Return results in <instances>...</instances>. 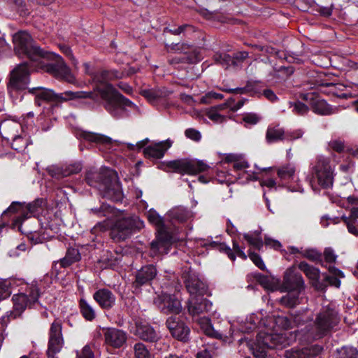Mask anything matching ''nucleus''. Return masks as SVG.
<instances>
[{"mask_svg":"<svg viewBox=\"0 0 358 358\" xmlns=\"http://www.w3.org/2000/svg\"><path fill=\"white\" fill-rule=\"evenodd\" d=\"M276 172L280 181L289 182L294 180L296 177V166L294 164L287 163L278 166Z\"/></svg>","mask_w":358,"mask_h":358,"instance_id":"obj_29","label":"nucleus"},{"mask_svg":"<svg viewBox=\"0 0 358 358\" xmlns=\"http://www.w3.org/2000/svg\"><path fill=\"white\" fill-rule=\"evenodd\" d=\"M141 95L150 101H156L160 97L159 92L152 89L143 90Z\"/></svg>","mask_w":358,"mask_h":358,"instance_id":"obj_64","label":"nucleus"},{"mask_svg":"<svg viewBox=\"0 0 358 358\" xmlns=\"http://www.w3.org/2000/svg\"><path fill=\"white\" fill-rule=\"evenodd\" d=\"M260 119V117L257 114L253 113H246L243 117V121L250 125L257 124Z\"/></svg>","mask_w":358,"mask_h":358,"instance_id":"obj_62","label":"nucleus"},{"mask_svg":"<svg viewBox=\"0 0 358 358\" xmlns=\"http://www.w3.org/2000/svg\"><path fill=\"white\" fill-rule=\"evenodd\" d=\"M82 170V164L79 162H75L66 165L62 168V173L64 176H69L73 174L78 173Z\"/></svg>","mask_w":358,"mask_h":358,"instance_id":"obj_49","label":"nucleus"},{"mask_svg":"<svg viewBox=\"0 0 358 358\" xmlns=\"http://www.w3.org/2000/svg\"><path fill=\"white\" fill-rule=\"evenodd\" d=\"M169 51H179L182 53H186L188 50L191 48V45L187 43H171V45H166Z\"/></svg>","mask_w":358,"mask_h":358,"instance_id":"obj_60","label":"nucleus"},{"mask_svg":"<svg viewBox=\"0 0 358 358\" xmlns=\"http://www.w3.org/2000/svg\"><path fill=\"white\" fill-rule=\"evenodd\" d=\"M93 299L104 310L111 309L115 306L116 301L114 294L107 288L96 290L93 294Z\"/></svg>","mask_w":358,"mask_h":358,"instance_id":"obj_26","label":"nucleus"},{"mask_svg":"<svg viewBox=\"0 0 358 358\" xmlns=\"http://www.w3.org/2000/svg\"><path fill=\"white\" fill-rule=\"evenodd\" d=\"M336 352V358H358V349L353 346H343Z\"/></svg>","mask_w":358,"mask_h":358,"instance_id":"obj_40","label":"nucleus"},{"mask_svg":"<svg viewBox=\"0 0 358 358\" xmlns=\"http://www.w3.org/2000/svg\"><path fill=\"white\" fill-rule=\"evenodd\" d=\"M11 293V282L9 280L0 282V301L9 297Z\"/></svg>","mask_w":358,"mask_h":358,"instance_id":"obj_51","label":"nucleus"},{"mask_svg":"<svg viewBox=\"0 0 358 358\" xmlns=\"http://www.w3.org/2000/svg\"><path fill=\"white\" fill-rule=\"evenodd\" d=\"M273 335L260 332L256 336L255 341H247V346L252 352L255 357L264 358L266 356L267 350L274 348V343L272 341Z\"/></svg>","mask_w":358,"mask_h":358,"instance_id":"obj_16","label":"nucleus"},{"mask_svg":"<svg viewBox=\"0 0 358 358\" xmlns=\"http://www.w3.org/2000/svg\"><path fill=\"white\" fill-rule=\"evenodd\" d=\"M102 331L107 348L120 349L126 345L128 334L124 330L115 327H104Z\"/></svg>","mask_w":358,"mask_h":358,"instance_id":"obj_17","label":"nucleus"},{"mask_svg":"<svg viewBox=\"0 0 358 358\" xmlns=\"http://www.w3.org/2000/svg\"><path fill=\"white\" fill-rule=\"evenodd\" d=\"M46 204V200L43 198L36 199L31 203H25L26 212L28 214L33 215L34 216L38 215L43 210V207Z\"/></svg>","mask_w":358,"mask_h":358,"instance_id":"obj_37","label":"nucleus"},{"mask_svg":"<svg viewBox=\"0 0 358 358\" xmlns=\"http://www.w3.org/2000/svg\"><path fill=\"white\" fill-rule=\"evenodd\" d=\"M78 136L81 140L96 145H110L112 143L110 138L97 133L81 131Z\"/></svg>","mask_w":358,"mask_h":358,"instance_id":"obj_28","label":"nucleus"},{"mask_svg":"<svg viewBox=\"0 0 358 358\" xmlns=\"http://www.w3.org/2000/svg\"><path fill=\"white\" fill-rule=\"evenodd\" d=\"M184 278L185 287L191 296H200L208 294V286L196 273L188 272L184 274Z\"/></svg>","mask_w":358,"mask_h":358,"instance_id":"obj_21","label":"nucleus"},{"mask_svg":"<svg viewBox=\"0 0 358 358\" xmlns=\"http://www.w3.org/2000/svg\"><path fill=\"white\" fill-rule=\"evenodd\" d=\"M300 98L306 101L310 106V109L315 114L327 116L335 114L338 108L329 104L321 96L315 92L301 94Z\"/></svg>","mask_w":358,"mask_h":358,"instance_id":"obj_12","label":"nucleus"},{"mask_svg":"<svg viewBox=\"0 0 358 358\" xmlns=\"http://www.w3.org/2000/svg\"><path fill=\"white\" fill-rule=\"evenodd\" d=\"M13 302V309L18 312V314L26 309L27 307L31 308L34 304L22 292L14 294L12 298Z\"/></svg>","mask_w":358,"mask_h":358,"instance_id":"obj_33","label":"nucleus"},{"mask_svg":"<svg viewBox=\"0 0 358 358\" xmlns=\"http://www.w3.org/2000/svg\"><path fill=\"white\" fill-rule=\"evenodd\" d=\"M274 322L276 326L285 330L293 328L292 321L287 316L277 315L274 318Z\"/></svg>","mask_w":358,"mask_h":358,"instance_id":"obj_47","label":"nucleus"},{"mask_svg":"<svg viewBox=\"0 0 358 358\" xmlns=\"http://www.w3.org/2000/svg\"><path fill=\"white\" fill-rule=\"evenodd\" d=\"M171 217L179 222H185L190 217V213L187 209L178 208L171 212Z\"/></svg>","mask_w":358,"mask_h":358,"instance_id":"obj_43","label":"nucleus"},{"mask_svg":"<svg viewBox=\"0 0 358 358\" xmlns=\"http://www.w3.org/2000/svg\"><path fill=\"white\" fill-rule=\"evenodd\" d=\"M31 66L27 62H23L10 72L7 83V90L10 96L17 94L25 90H29L28 85L31 78Z\"/></svg>","mask_w":358,"mask_h":358,"instance_id":"obj_9","label":"nucleus"},{"mask_svg":"<svg viewBox=\"0 0 358 358\" xmlns=\"http://www.w3.org/2000/svg\"><path fill=\"white\" fill-rule=\"evenodd\" d=\"M41 281L33 280L31 283L26 284L24 291L22 292L34 305L38 302L41 296Z\"/></svg>","mask_w":358,"mask_h":358,"instance_id":"obj_30","label":"nucleus"},{"mask_svg":"<svg viewBox=\"0 0 358 358\" xmlns=\"http://www.w3.org/2000/svg\"><path fill=\"white\" fill-rule=\"evenodd\" d=\"M22 234H26L27 239L31 242V244H38L43 242L45 238L38 231H24Z\"/></svg>","mask_w":358,"mask_h":358,"instance_id":"obj_52","label":"nucleus"},{"mask_svg":"<svg viewBox=\"0 0 358 358\" xmlns=\"http://www.w3.org/2000/svg\"><path fill=\"white\" fill-rule=\"evenodd\" d=\"M164 31H167L173 35H180V34H192L196 31V28L192 24H184L179 26L178 28L174 29H171L169 28H165Z\"/></svg>","mask_w":358,"mask_h":358,"instance_id":"obj_42","label":"nucleus"},{"mask_svg":"<svg viewBox=\"0 0 358 358\" xmlns=\"http://www.w3.org/2000/svg\"><path fill=\"white\" fill-rule=\"evenodd\" d=\"M206 116L215 122H222L226 120V117L218 113L216 107H211L207 112Z\"/></svg>","mask_w":358,"mask_h":358,"instance_id":"obj_53","label":"nucleus"},{"mask_svg":"<svg viewBox=\"0 0 358 358\" xmlns=\"http://www.w3.org/2000/svg\"><path fill=\"white\" fill-rule=\"evenodd\" d=\"M131 332L138 338L147 343H157L160 339V336L155 328L148 322L137 320Z\"/></svg>","mask_w":358,"mask_h":358,"instance_id":"obj_18","label":"nucleus"},{"mask_svg":"<svg viewBox=\"0 0 358 358\" xmlns=\"http://www.w3.org/2000/svg\"><path fill=\"white\" fill-rule=\"evenodd\" d=\"M310 176L307 179L314 191H319L320 187L329 189L333 186L334 180V170L328 158L319 156L310 164Z\"/></svg>","mask_w":358,"mask_h":358,"instance_id":"obj_6","label":"nucleus"},{"mask_svg":"<svg viewBox=\"0 0 358 358\" xmlns=\"http://www.w3.org/2000/svg\"><path fill=\"white\" fill-rule=\"evenodd\" d=\"M197 323L203 333L212 338H220L221 334L215 331L211 324L210 319L207 317H202L198 319Z\"/></svg>","mask_w":358,"mask_h":358,"instance_id":"obj_34","label":"nucleus"},{"mask_svg":"<svg viewBox=\"0 0 358 358\" xmlns=\"http://www.w3.org/2000/svg\"><path fill=\"white\" fill-rule=\"evenodd\" d=\"M48 335L49 339L46 352L48 358H57L56 355L62 350L64 344L61 319L56 318L50 324Z\"/></svg>","mask_w":358,"mask_h":358,"instance_id":"obj_11","label":"nucleus"},{"mask_svg":"<svg viewBox=\"0 0 358 358\" xmlns=\"http://www.w3.org/2000/svg\"><path fill=\"white\" fill-rule=\"evenodd\" d=\"M286 132L284 129L278 126L268 127L266 134V140L268 143H273L279 141L287 140Z\"/></svg>","mask_w":358,"mask_h":358,"instance_id":"obj_32","label":"nucleus"},{"mask_svg":"<svg viewBox=\"0 0 358 358\" xmlns=\"http://www.w3.org/2000/svg\"><path fill=\"white\" fill-rule=\"evenodd\" d=\"M213 59L215 63L222 65L225 69L231 65L236 66L235 59L226 52H217L213 56Z\"/></svg>","mask_w":358,"mask_h":358,"instance_id":"obj_39","label":"nucleus"},{"mask_svg":"<svg viewBox=\"0 0 358 358\" xmlns=\"http://www.w3.org/2000/svg\"><path fill=\"white\" fill-rule=\"evenodd\" d=\"M329 146L335 152L341 153L345 150L344 141L341 139L332 140L329 143Z\"/></svg>","mask_w":358,"mask_h":358,"instance_id":"obj_63","label":"nucleus"},{"mask_svg":"<svg viewBox=\"0 0 358 358\" xmlns=\"http://www.w3.org/2000/svg\"><path fill=\"white\" fill-rule=\"evenodd\" d=\"M191 296L187 301V310L190 315L195 316L203 313H209L212 310V303L206 298Z\"/></svg>","mask_w":358,"mask_h":358,"instance_id":"obj_24","label":"nucleus"},{"mask_svg":"<svg viewBox=\"0 0 358 358\" xmlns=\"http://www.w3.org/2000/svg\"><path fill=\"white\" fill-rule=\"evenodd\" d=\"M301 255L303 257H305L317 264L327 267V266L324 264L323 256L322 253L317 251L316 249H306L301 252Z\"/></svg>","mask_w":358,"mask_h":358,"instance_id":"obj_38","label":"nucleus"},{"mask_svg":"<svg viewBox=\"0 0 358 358\" xmlns=\"http://www.w3.org/2000/svg\"><path fill=\"white\" fill-rule=\"evenodd\" d=\"M14 50L20 57H27L32 62L47 59L50 62L42 63L41 69L57 79L73 83L75 80L71 69L64 59L59 55L45 51L38 46L31 35L24 31H20L13 36Z\"/></svg>","mask_w":358,"mask_h":358,"instance_id":"obj_1","label":"nucleus"},{"mask_svg":"<svg viewBox=\"0 0 358 358\" xmlns=\"http://www.w3.org/2000/svg\"><path fill=\"white\" fill-rule=\"evenodd\" d=\"M298 267L310 280V283L315 289L325 292L327 285L325 282L320 281V271L317 268L308 264L306 262H301Z\"/></svg>","mask_w":358,"mask_h":358,"instance_id":"obj_23","label":"nucleus"},{"mask_svg":"<svg viewBox=\"0 0 358 358\" xmlns=\"http://www.w3.org/2000/svg\"><path fill=\"white\" fill-rule=\"evenodd\" d=\"M210 166L202 160L182 158L167 162H160L157 169L166 173H176L180 175L195 176L210 169Z\"/></svg>","mask_w":358,"mask_h":358,"instance_id":"obj_8","label":"nucleus"},{"mask_svg":"<svg viewBox=\"0 0 358 358\" xmlns=\"http://www.w3.org/2000/svg\"><path fill=\"white\" fill-rule=\"evenodd\" d=\"M165 324L173 338L183 343H189L191 330L182 316L171 315L166 319Z\"/></svg>","mask_w":358,"mask_h":358,"instance_id":"obj_10","label":"nucleus"},{"mask_svg":"<svg viewBox=\"0 0 358 358\" xmlns=\"http://www.w3.org/2000/svg\"><path fill=\"white\" fill-rule=\"evenodd\" d=\"M144 227L143 222L138 216L131 215L116 219L109 228V237L115 243L130 238Z\"/></svg>","mask_w":358,"mask_h":358,"instance_id":"obj_7","label":"nucleus"},{"mask_svg":"<svg viewBox=\"0 0 358 358\" xmlns=\"http://www.w3.org/2000/svg\"><path fill=\"white\" fill-rule=\"evenodd\" d=\"M59 49L61 52L71 62V64L76 67L78 62L73 55L72 50L69 45H59Z\"/></svg>","mask_w":358,"mask_h":358,"instance_id":"obj_56","label":"nucleus"},{"mask_svg":"<svg viewBox=\"0 0 358 358\" xmlns=\"http://www.w3.org/2000/svg\"><path fill=\"white\" fill-rule=\"evenodd\" d=\"M265 85L259 80H248L245 85V94H260Z\"/></svg>","mask_w":358,"mask_h":358,"instance_id":"obj_44","label":"nucleus"},{"mask_svg":"<svg viewBox=\"0 0 358 358\" xmlns=\"http://www.w3.org/2000/svg\"><path fill=\"white\" fill-rule=\"evenodd\" d=\"M113 71L102 70L92 75L94 90L105 101L104 108L115 119L129 117L127 108H138L135 103L123 96L109 81L114 80Z\"/></svg>","mask_w":358,"mask_h":358,"instance_id":"obj_2","label":"nucleus"},{"mask_svg":"<svg viewBox=\"0 0 358 358\" xmlns=\"http://www.w3.org/2000/svg\"><path fill=\"white\" fill-rule=\"evenodd\" d=\"M254 278L264 288L268 289L271 287L272 282L267 275L257 273L255 274Z\"/></svg>","mask_w":358,"mask_h":358,"instance_id":"obj_54","label":"nucleus"},{"mask_svg":"<svg viewBox=\"0 0 358 358\" xmlns=\"http://www.w3.org/2000/svg\"><path fill=\"white\" fill-rule=\"evenodd\" d=\"M155 305L164 314L179 315L182 310L180 301L176 294L162 293L154 300Z\"/></svg>","mask_w":358,"mask_h":358,"instance_id":"obj_14","label":"nucleus"},{"mask_svg":"<svg viewBox=\"0 0 358 358\" xmlns=\"http://www.w3.org/2000/svg\"><path fill=\"white\" fill-rule=\"evenodd\" d=\"M299 294L297 292H289L280 299V303L287 308H293L299 303Z\"/></svg>","mask_w":358,"mask_h":358,"instance_id":"obj_41","label":"nucleus"},{"mask_svg":"<svg viewBox=\"0 0 358 358\" xmlns=\"http://www.w3.org/2000/svg\"><path fill=\"white\" fill-rule=\"evenodd\" d=\"M282 287L288 292L300 293L305 287L301 274L294 267L287 268L284 273Z\"/></svg>","mask_w":358,"mask_h":358,"instance_id":"obj_19","label":"nucleus"},{"mask_svg":"<svg viewBox=\"0 0 358 358\" xmlns=\"http://www.w3.org/2000/svg\"><path fill=\"white\" fill-rule=\"evenodd\" d=\"M148 221L157 227L156 238L150 244V255L155 257L167 254L173 243L172 234L167 231L164 219L156 210L151 209L148 212Z\"/></svg>","mask_w":358,"mask_h":358,"instance_id":"obj_5","label":"nucleus"},{"mask_svg":"<svg viewBox=\"0 0 358 358\" xmlns=\"http://www.w3.org/2000/svg\"><path fill=\"white\" fill-rule=\"evenodd\" d=\"M150 139L146 138L141 141L137 142L136 144L127 143V148L131 151L140 152L142 149L148 146L150 143Z\"/></svg>","mask_w":358,"mask_h":358,"instance_id":"obj_58","label":"nucleus"},{"mask_svg":"<svg viewBox=\"0 0 358 358\" xmlns=\"http://www.w3.org/2000/svg\"><path fill=\"white\" fill-rule=\"evenodd\" d=\"M28 93L35 96L34 103L37 106H41L43 102H62L85 99L96 100L97 99V95L92 91H66L63 93L56 94L53 90L42 87L30 88Z\"/></svg>","mask_w":358,"mask_h":358,"instance_id":"obj_4","label":"nucleus"},{"mask_svg":"<svg viewBox=\"0 0 358 358\" xmlns=\"http://www.w3.org/2000/svg\"><path fill=\"white\" fill-rule=\"evenodd\" d=\"M81 259V255L78 248L69 247L65 257L60 259V268H68Z\"/></svg>","mask_w":358,"mask_h":358,"instance_id":"obj_31","label":"nucleus"},{"mask_svg":"<svg viewBox=\"0 0 358 358\" xmlns=\"http://www.w3.org/2000/svg\"><path fill=\"white\" fill-rule=\"evenodd\" d=\"M157 266L153 264L142 266L134 273V280L131 282L134 292H140L142 287L150 286L157 275Z\"/></svg>","mask_w":358,"mask_h":358,"instance_id":"obj_13","label":"nucleus"},{"mask_svg":"<svg viewBox=\"0 0 358 358\" xmlns=\"http://www.w3.org/2000/svg\"><path fill=\"white\" fill-rule=\"evenodd\" d=\"M217 352L213 348H206L199 351L196 355V358H216Z\"/></svg>","mask_w":358,"mask_h":358,"instance_id":"obj_59","label":"nucleus"},{"mask_svg":"<svg viewBox=\"0 0 358 358\" xmlns=\"http://www.w3.org/2000/svg\"><path fill=\"white\" fill-rule=\"evenodd\" d=\"M289 108L294 113L298 115H303L308 113L310 108L301 101L289 102Z\"/></svg>","mask_w":358,"mask_h":358,"instance_id":"obj_45","label":"nucleus"},{"mask_svg":"<svg viewBox=\"0 0 358 358\" xmlns=\"http://www.w3.org/2000/svg\"><path fill=\"white\" fill-rule=\"evenodd\" d=\"M106 182L99 190L100 195L113 202H121L124 194L117 173L115 171L112 173L110 178Z\"/></svg>","mask_w":358,"mask_h":358,"instance_id":"obj_15","label":"nucleus"},{"mask_svg":"<svg viewBox=\"0 0 358 358\" xmlns=\"http://www.w3.org/2000/svg\"><path fill=\"white\" fill-rule=\"evenodd\" d=\"M292 321L293 327L304 323V315L301 311L289 312Z\"/></svg>","mask_w":358,"mask_h":358,"instance_id":"obj_61","label":"nucleus"},{"mask_svg":"<svg viewBox=\"0 0 358 358\" xmlns=\"http://www.w3.org/2000/svg\"><path fill=\"white\" fill-rule=\"evenodd\" d=\"M216 250L227 255L229 259L232 262L236 260V255L234 252H233V250L231 249V248L228 246L225 243L220 242Z\"/></svg>","mask_w":358,"mask_h":358,"instance_id":"obj_57","label":"nucleus"},{"mask_svg":"<svg viewBox=\"0 0 358 358\" xmlns=\"http://www.w3.org/2000/svg\"><path fill=\"white\" fill-rule=\"evenodd\" d=\"M172 144L173 141L170 139L153 143L143 150V155L146 159L152 160L155 164L157 160L164 157Z\"/></svg>","mask_w":358,"mask_h":358,"instance_id":"obj_22","label":"nucleus"},{"mask_svg":"<svg viewBox=\"0 0 358 358\" xmlns=\"http://www.w3.org/2000/svg\"><path fill=\"white\" fill-rule=\"evenodd\" d=\"M249 258L251 259V261L257 266L259 269L264 271L266 269V266L261 257V256L255 252H252L250 250L248 251V255Z\"/></svg>","mask_w":358,"mask_h":358,"instance_id":"obj_55","label":"nucleus"},{"mask_svg":"<svg viewBox=\"0 0 358 358\" xmlns=\"http://www.w3.org/2000/svg\"><path fill=\"white\" fill-rule=\"evenodd\" d=\"M78 307L82 316L87 321L92 322L96 317V313L90 303L81 298L78 301Z\"/></svg>","mask_w":358,"mask_h":358,"instance_id":"obj_36","label":"nucleus"},{"mask_svg":"<svg viewBox=\"0 0 358 358\" xmlns=\"http://www.w3.org/2000/svg\"><path fill=\"white\" fill-rule=\"evenodd\" d=\"M243 238L248 243V244L255 249L260 251L264 244L262 238H259L250 234H243Z\"/></svg>","mask_w":358,"mask_h":358,"instance_id":"obj_46","label":"nucleus"},{"mask_svg":"<svg viewBox=\"0 0 358 358\" xmlns=\"http://www.w3.org/2000/svg\"><path fill=\"white\" fill-rule=\"evenodd\" d=\"M201 59V52L200 50L193 45H191V48L188 50V52L183 53L181 56V59H179L178 62L185 64H195L199 62Z\"/></svg>","mask_w":358,"mask_h":358,"instance_id":"obj_35","label":"nucleus"},{"mask_svg":"<svg viewBox=\"0 0 358 358\" xmlns=\"http://www.w3.org/2000/svg\"><path fill=\"white\" fill-rule=\"evenodd\" d=\"M115 171L110 169H101L96 170L91 169L88 170L85 176V180L90 186L99 190L102 186L110 178Z\"/></svg>","mask_w":358,"mask_h":358,"instance_id":"obj_20","label":"nucleus"},{"mask_svg":"<svg viewBox=\"0 0 358 358\" xmlns=\"http://www.w3.org/2000/svg\"><path fill=\"white\" fill-rule=\"evenodd\" d=\"M322 348L317 345L302 348H294L285 352L286 358H314L317 356Z\"/></svg>","mask_w":358,"mask_h":358,"instance_id":"obj_27","label":"nucleus"},{"mask_svg":"<svg viewBox=\"0 0 358 358\" xmlns=\"http://www.w3.org/2000/svg\"><path fill=\"white\" fill-rule=\"evenodd\" d=\"M18 213L19 215L13 220V224L17 227L19 231L22 232V224L23 221L27 219V212H26L25 202L13 201L10 206L3 212L1 217H5L8 214Z\"/></svg>","mask_w":358,"mask_h":358,"instance_id":"obj_25","label":"nucleus"},{"mask_svg":"<svg viewBox=\"0 0 358 358\" xmlns=\"http://www.w3.org/2000/svg\"><path fill=\"white\" fill-rule=\"evenodd\" d=\"M340 322V317L335 308L329 305L323 307L316 315L313 323L307 327L308 341H317L330 334Z\"/></svg>","mask_w":358,"mask_h":358,"instance_id":"obj_3","label":"nucleus"},{"mask_svg":"<svg viewBox=\"0 0 358 358\" xmlns=\"http://www.w3.org/2000/svg\"><path fill=\"white\" fill-rule=\"evenodd\" d=\"M11 147L13 150L21 152L27 146V141L18 135H13Z\"/></svg>","mask_w":358,"mask_h":358,"instance_id":"obj_50","label":"nucleus"},{"mask_svg":"<svg viewBox=\"0 0 358 358\" xmlns=\"http://www.w3.org/2000/svg\"><path fill=\"white\" fill-rule=\"evenodd\" d=\"M134 358H150V354L146 346L141 343H136L134 346Z\"/></svg>","mask_w":358,"mask_h":358,"instance_id":"obj_48","label":"nucleus"}]
</instances>
